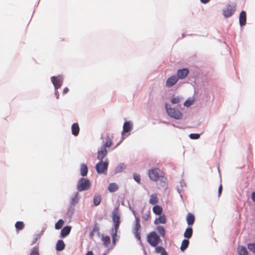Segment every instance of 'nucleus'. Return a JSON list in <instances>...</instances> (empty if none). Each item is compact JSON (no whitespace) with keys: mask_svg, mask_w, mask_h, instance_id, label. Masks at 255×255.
<instances>
[{"mask_svg":"<svg viewBox=\"0 0 255 255\" xmlns=\"http://www.w3.org/2000/svg\"><path fill=\"white\" fill-rule=\"evenodd\" d=\"M148 177L153 181L158 180L160 178L163 177L164 172L158 168L154 167L148 170Z\"/></svg>","mask_w":255,"mask_h":255,"instance_id":"nucleus-1","label":"nucleus"},{"mask_svg":"<svg viewBox=\"0 0 255 255\" xmlns=\"http://www.w3.org/2000/svg\"><path fill=\"white\" fill-rule=\"evenodd\" d=\"M147 242L152 247H155L162 242L160 236L155 232H151L147 236Z\"/></svg>","mask_w":255,"mask_h":255,"instance_id":"nucleus-2","label":"nucleus"},{"mask_svg":"<svg viewBox=\"0 0 255 255\" xmlns=\"http://www.w3.org/2000/svg\"><path fill=\"white\" fill-rule=\"evenodd\" d=\"M165 108L168 115L170 117L176 120H179L182 118V113L179 110L171 108L167 104H165Z\"/></svg>","mask_w":255,"mask_h":255,"instance_id":"nucleus-3","label":"nucleus"},{"mask_svg":"<svg viewBox=\"0 0 255 255\" xmlns=\"http://www.w3.org/2000/svg\"><path fill=\"white\" fill-rule=\"evenodd\" d=\"M91 186V183L89 179L85 178H81L78 181L77 189L81 192L84 190H88Z\"/></svg>","mask_w":255,"mask_h":255,"instance_id":"nucleus-4","label":"nucleus"},{"mask_svg":"<svg viewBox=\"0 0 255 255\" xmlns=\"http://www.w3.org/2000/svg\"><path fill=\"white\" fill-rule=\"evenodd\" d=\"M236 5L234 3H229L223 10V15L226 17L231 16L236 11Z\"/></svg>","mask_w":255,"mask_h":255,"instance_id":"nucleus-5","label":"nucleus"},{"mask_svg":"<svg viewBox=\"0 0 255 255\" xmlns=\"http://www.w3.org/2000/svg\"><path fill=\"white\" fill-rule=\"evenodd\" d=\"M108 166V163L102 160L96 165V169L98 173H106Z\"/></svg>","mask_w":255,"mask_h":255,"instance_id":"nucleus-6","label":"nucleus"},{"mask_svg":"<svg viewBox=\"0 0 255 255\" xmlns=\"http://www.w3.org/2000/svg\"><path fill=\"white\" fill-rule=\"evenodd\" d=\"M51 81L55 90L59 89L63 83V78L61 76L52 77Z\"/></svg>","mask_w":255,"mask_h":255,"instance_id":"nucleus-7","label":"nucleus"},{"mask_svg":"<svg viewBox=\"0 0 255 255\" xmlns=\"http://www.w3.org/2000/svg\"><path fill=\"white\" fill-rule=\"evenodd\" d=\"M178 80L176 76H172L169 77L166 82V86L167 87H171L174 85Z\"/></svg>","mask_w":255,"mask_h":255,"instance_id":"nucleus-8","label":"nucleus"},{"mask_svg":"<svg viewBox=\"0 0 255 255\" xmlns=\"http://www.w3.org/2000/svg\"><path fill=\"white\" fill-rule=\"evenodd\" d=\"M112 220L114 224H120V216L118 208H115L112 212Z\"/></svg>","mask_w":255,"mask_h":255,"instance_id":"nucleus-9","label":"nucleus"},{"mask_svg":"<svg viewBox=\"0 0 255 255\" xmlns=\"http://www.w3.org/2000/svg\"><path fill=\"white\" fill-rule=\"evenodd\" d=\"M189 73V71L187 68L179 69L177 71V75L178 79H184Z\"/></svg>","mask_w":255,"mask_h":255,"instance_id":"nucleus-10","label":"nucleus"},{"mask_svg":"<svg viewBox=\"0 0 255 255\" xmlns=\"http://www.w3.org/2000/svg\"><path fill=\"white\" fill-rule=\"evenodd\" d=\"M107 150L106 147L103 146L98 151L97 158L102 161V159L107 155Z\"/></svg>","mask_w":255,"mask_h":255,"instance_id":"nucleus-11","label":"nucleus"},{"mask_svg":"<svg viewBox=\"0 0 255 255\" xmlns=\"http://www.w3.org/2000/svg\"><path fill=\"white\" fill-rule=\"evenodd\" d=\"M246 12L243 10L241 12L239 17V22L241 26H244L246 23Z\"/></svg>","mask_w":255,"mask_h":255,"instance_id":"nucleus-12","label":"nucleus"},{"mask_svg":"<svg viewBox=\"0 0 255 255\" xmlns=\"http://www.w3.org/2000/svg\"><path fill=\"white\" fill-rule=\"evenodd\" d=\"M71 130L72 134L77 136L79 133L80 128L78 123H74L71 127Z\"/></svg>","mask_w":255,"mask_h":255,"instance_id":"nucleus-13","label":"nucleus"},{"mask_svg":"<svg viewBox=\"0 0 255 255\" xmlns=\"http://www.w3.org/2000/svg\"><path fill=\"white\" fill-rule=\"evenodd\" d=\"M71 227L70 226L64 227L61 231L60 236L62 238L67 236L70 232Z\"/></svg>","mask_w":255,"mask_h":255,"instance_id":"nucleus-14","label":"nucleus"},{"mask_svg":"<svg viewBox=\"0 0 255 255\" xmlns=\"http://www.w3.org/2000/svg\"><path fill=\"white\" fill-rule=\"evenodd\" d=\"M166 222V218L164 215H160L159 217L156 218L154 220V224L158 225L159 224H165Z\"/></svg>","mask_w":255,"mask_h":255,"instance_id":"nucleus-15","label":"nucleus"},{"mask_svg":"<svg viewBox=\"0 0 255 255\" xmlns=\"http://www.w3.org/2000/svg\"><path fill=\"white\" fill-rule=\"evenodd\" d=\"M186 221L187 222V224L189 226L192 225L195 221V216L192 213H188L186 217Z\"/></svg>","mask_w":255,"mask_h":255,"instance_id":"nucleus-16","label":"nucleus"},{"mask_svg":"<svg viewBox=\"0 0 255 255\" xmlns=\"http://www.w3.org/2000/svg\"><path fill=\"white\" fill-rule=\"evenodd\" d=\"M154 252L156 254H160L161 255H168L164 248L161 246L155 247Z\"/></svg>","mask_w":255,"mask_h":255,"instance_id":"nucleus-17","label":"nucleus"},{"mask_svg":"<svg viewBox=\"0 0 255 255\" xmlns=\"http://www.w3.org/2000/svg\"><path fill=\"white\" fill-rule=\"evenodd\" d=\"M131 128V125L129 122H126L124 123L123 126V130L122 131V134H124L125 132H128Z\"/></svg>","mask_w":255,"mask_h":255,"instance_id":"nucleus-18","label":"nucleus"},{"mask_svg":"<svg viewBox=\"0 0 255 255\" xmlns=\"http://www.w3.org/2000/svg\"><path fill=\"white\" fill-rule=\"evenodd\" d=\"M158 202L156 194H152L150 196L149 202L151 205H155Z\"/></svg>","mask_w":255,"mask_h":255,"instance_id":"nucleus-19","label":"nucleus"},{"mask_svg":"<svg viewBox=\"0 0 255 255\" xmlns=\"http://www.w3.org/2000/svg\"><path fill=\"white\" fill-rule=\"evenodd\" d=\"M65 245L62 240H58L56 244V249L57 251H61L65 248Z\"/></svg>","mask_w":255,"mask_h":255,"instance_id":"nucleus-20","label":"nucleus"},{"mask_svg":"<svg viewBox=\"0 0 255 255\" xmlns=\"http://www.w3.org/2000/svg\"><path fill=\"white\" fill-rule=\"evenodd\" d=\"M88 167L85 164H82L80 167V174L82 176H85L87 174Z\"/></svg>","mask_w":255,"mask_h":255,"instance_id":"nucleus-21","label":"nucleus"},{"mask_svg":"<svg viewBox=\"0 0 255 255\" xmlns=\"http://www.w3.org/2000/svg\"><path fill=\"white\" fill-rule=\"evenodd\" d=\"M193 235V230L191 228H188L186 229L184 233V236L185 238L187 239H190L191 238Z\"/></svg>","mask_w":255,"mask_h":255,"instance_id":"nucleus-22","label":"nucleus"},{"mask_svg":"<svg viewBox=\"0 0 255 255\" xmlns=\"http://www.w3.org/2000/svg\"><path fill=\"white\" fill-rule=\"evenodd\" d=\"M152 210L155 214L158 215H160L162 212V208L159 205L154 206L152 208Z\"/></svg>","mask_w":255,"mask_h":255,"instance_id":"nucleus-23","label":"nucleus"},{"mask_svg":"<svg viewBox=\"0 0 255 255\" xmlns=\"http://www.w3.org/2000/svg\"><path fill=\"white\" fill-rule=\"evenodd\" d=\"M102 241L103 242L104 245L106 247H108L111 243L110 238V237H109L108 236H103L102 238Z\"/></svg>","mask_w":255,"mask_h":255,"instance_id":"nucleus-24","label":"nucleus"},{"mask_svg":"<svg viewBox=\"0 0 255 255\" xmlns=\"http://www.w3.org/2000/svg\"><path fill=\"white\" fill-rule=\"evenodd\" d=\"M189 241L188 240L184 239L182 241L181 245L180 246V250L181 251H184L189 246Z\"/></svg>","mask_w":255,"mask_h":255,"instance_id":"nucleus-25","label":"nucleus"},{"mask_svg":"<svg viewBox=\"0 0 255 255\" xmlns=\"http://www.w3.org/2000/svg\"><path fill=\"white\" fill-rule=\"evenodd\" d=\"M118 189H119L118 185L116 183H112L110 184L109 187H108V190L110 192H115L117 190H118Z\"/></svg>","mask_w":255,"mask_h":255,"instance_id":"nucleus-26","label":"nucleus"},{"mask_svg":"<svg viewBox=\"0 0 255 255\" xmlns=\"http://www.w3.org/2000/svg\"><path fill=\"white\" fill-rule=\"evenodd\" d=\"M140 228V220L138 218H136L134 227V232H139Z\"/></svg>","mask_w":255,"mask_h":255,"instance_id":"nucleus-27","label":"nucleus"},{"mask_svg":"<svg viewBox=\"0 0 255 255\" xmlns=\"http://www.w3.org/2000/svg\"><path fill=\"white\" fill-rule=\"evenodd\" d=\"M238 252L240 255H247L248 254L246 248L242 246L238 247Z\"/></svg>","mask_w":255,"mask_h":255,"instance_id":"nucleus-28","label":"nucleus"},{"mask_svg":"<svg viewBox=\"0 0 255 255\" xmlns=\"http://www.w3.org/2000/svg\"><path fill=\"white\" fill-rule=\"evenodd\" d=\"M112 144V140L111 138L108 135L107 136L106 140L105 142L104 143L103 146H104L105 147H109L111 146Z\"/></svg>","mask_w":255,"mask_h":255,"instance_id":"nucleus-29","label":"nucleus"},{"mask_svg":"<svg viewBox=\"0 0 255 255\" xmlns=\"http://www.w3.org/2000/svg\"><path fill=\"white\" fill-rule=\"evenodd\" d=\"M101 197L100 195H95L94 197L93 202L95 206L99 205L101 203Z\"/></svg>","mask_w":255,"mask_h":255,"instance_id":"nucleus-30","label":"nucleus"},{"mask_svg":"<svg viewBox=\"0 0 255 255\" xmlns=\"http://www.w3.org/2000/svg\"><path fill=\"white\" fill-rule=\"evenodd\" d=\"M15 227L17 230H21L24 227V224L22 222L18 221L16 222Z\"/></svg>","mask_w":255,"mask_h":255,"instance_id":"nucleus-31","label":"nucleus"},{"mask_svg":"<svg viewBox=\"0 0 255 255\" xmlns=\"http://www.w3.org/2000/svg\"><path fill=\"white\" fill-rule=\"evenodd\" d=\"M156 230L158 231L159 234L162 237H164L165 236V230L162 226H157L156 228Z\"/></svg>","mask_w":255,"mask_h":255,"instance_id":"nucleus-32","label":"nucleus"},{"mask_svg":"<svg viewBox=\"0 0 255 255\" xmlns=\"http://www.w3.org/2000/svg\"><path fill=\"white\" fill-rule=\"evenodd\" d=\"M64 224V221L62 219H60L55 225V228L57 230L61 229Z\"/></svg>","mask_w":255,"mask_h":255,"instance_id":"nucleus-33","label":"nucleus"},{"mask_svg":"<svg viewBox=\"0 0 255 255\" xmlns=\"http://www.w3.org/2000/svg\"><path fill=\"white\" fill-rule=\"evenodd\" d=\"M125 168L126 166L125 164L123 163H121L116 167L115 171L116 172H120Z\"/></svg>","mask_w":255,"mask_h":255,"instance_id":"nucleus-34","label":"nucleus"},{"mask_svg":"<svg viewBox=\"0 0 255 255\" xmlns=\"http://www.w3.org/2000/svg\"><path fill=\"white\" fill-rule=\"evenodd\" d=\"M142 218L145 221H148L150 219V212L148 211L142 216Z\"/></svg>","mask_w":255,"mask_h":255,"instance_id":"nucleus-35","label":"nucleus"},{"mask_svg":"<svg viewBox=\"0 0 255 255\" xmlns=\"http://www.w3.org/2000/svg\"><path fill=\"white\" fill-rule=\"evenodd\" d=\"M30 255H39L38 247H34L31 250Z\"/></svg>","mask_w":255,"mask_h":255,"instance_id":"nucleus-36","label":"nucleus"},{"mask_svg":"<svg viewBox=\"0 0 255 255\" xmlns=\"http://www.w3.org/2000/svg\"><path fill=\"white\" fill-rule=\"evenodd\" d=\"M134 180L137 182L138 183H140V175L136 173H134L133 175Z\"/></svg>","mask_w":255,"mask_h":255,"instance_id":"nucleus-37","label":"nucleus"},{"mask_svg":"<svg viewBox=\"0 0 255 255\" xmlns=\"http://www.w3.org/2000/svg\"><path fill=\"white\" fill-rule=\"evenodd\" d=\"M180 99L179 97H176L172 98L171 100L172 104H178L180 102Z\"/></svg>","mask_w":255,"mask_h":255,"instance_id":"nucleus-38","label":"nucleus"},{"mask_svg":"<svg viewBox=\"0 0 255 255\" xmlns=\"http://www.w3.org/2000/svg\"><path fill=\"white\" fill-rule=\"evenodd\" d=\"M189 137L191 139H198L200 137V134L198 133H191L189 135Z\"/></svg>","mask_w":255,"mask_h":255,"instance_id":"nucleus-39","label":"nucleus"},{"mask_svg":"<svg viewBox=\"0 0 255 255\" xmlns=\"http://www.w3.org/2000/svg\"><path fill=\"white\" fill-rule=\"evenodd\" d=\"M248 248L251 251L255 254V243L249 244Z\"/></svg>","mask_w":255,"mask_h":255,"instance_id":"nucleus-40","label":"nucleus"},{"mask_svg":"<svg viewBox=\"0 0 255 255\" xmlns=\"http://www.w3.org/2000/svg\"><path fill=\"white\" fill-rule=\"evenodd\" d=\"M134 234L136 237V238L139 241H141V237L140 235L139 232H134Z\"/></svg>","mask_w":255,"mask_h":255,"instance_id":"nucleus-41","label":"nucleus"},{"mask_svg":"<svg viewBox=\"0 0 255 255\" xmlns=\"http://www.w3.org/2000/svg\"><path fill=\"white\" fill-rule=\"evenodd\" d=\"M117 234L116 233H113L112 235V241L113 243L115 245L116 242V237H117Z\"/></svg>","mask_w":255,"mask_h":255,"instance_id":"nucleus-42","label":"nucleus"},{"mask_svg":"<svg viewBox=\"0 0 255 255\" xmlns=\"http://www.w3.org/2000/svg\"><path fill=\"white\" fill-rule=\"evenodd\" d=\"M120 224H118V223L114 224L115 232L114 233H116L117 234L118 230L119 228Z\"/></svg>","mask_w":255,"mask_h":255,"instance_id":"nucleus-43","label":"nucleus"},{"mask_svg":"<svg viewBox=\"0 0 255 255\" xmlns=\"http://www.w3.org/2000/svg\"><path fill=\"white\" fill-rule=\"evenodd\" d=\"M192 103V102L190 100H186L184 103V105L185 106H186V107H189V106H190Z\"/></svg>","mask_w":255,"mask_h":255,"instance_id":"nucleus-44","label":"nucleus"},{"mask_svg":"<svg viewBox=\"0 0 255 255\" xmlns=\"http://www.w3.org/2000/svg\"><path fill=\"white\" fill-rule=\"evenodd\" d=\"M96 231V228H94L93 229V230L90 232V237L91 238H93L94 236V234H95V232Z\"/></svg>","mask_w":255,"mask_h":255,"instance_id":"nucleus-45","label":"nucleus"},{"mask_svg":"<svg viewBox=\"0 0 255 255\" xmlns=\"http://www.w3.org/2000/svg\"><path fill=\"white\" fill-rule=\"evenodd\" d=\"M222 191V184L220 185V186L219 187L218 189V193H219V196H220L221 194Z\"/></svg>","mask_w":255,"mask_h":255,"instance_id":"nucleus-46","label":"nucleus"},{"mask_svg":"<svg viewBox=\"0 0 255 255\" xmlns=\"http://www.w3.org/2000/svg\"><path fill=\"white\" fill-rule=\"evenodd\" d=\"M68 91H69V89L67 87H65L63 89V94H67L68 92Z\"/></svg>","mask_w":255,"mask_h":255,"instance_id":"nucleus-47","label":"nucleus"},{"mask_svg":"<svg viewBox=\"0 0 255 255\" xmlns=\"http://www.w3.org/2000/svg\"><path fill=\"white\" fill-rule=\"evenodd\" d=\"M37 240H38V237H36L34 238L33 240L31 245H33V244H35L36 243V242L37 241Z\"/></svg>","mask_w":255,"mask_h":255,"instance_id":"nucleus-48","label":"nucleus"},{"mask_svg":"<svg viewBox=\"0 0 255 255\" xmlns=\"http://www.w3.org/2000/svg\"><path fill=\"white\" fill-rule=\"evenodd\" d=\"M252 200L255 202V191L253 192L252 194Z\"/></svg>","mask_w":255,"mask_h":255,"instance_id":"nucleus-49","label":"nucleus"},{"mask_svg":"<svg viewBox=\"0 0 255 255\" xmlns=\"http://www.w3.org/2000/svg\"><path fill=\"white\" fill-rule=\"evenodd\" d=\"M55 94L57 99H58L59 95L58 91L57 90H56Z\"/></svg>","mask_w":255,"mask_h":255,"instance_id":"nucleus-50","label":"nucleus"},{"mask_svg":"<svg viewBox=\"0 0 255 255\" xmlns=\"http://www.w3.org/2000/svg\"><path fill=\"white\" fill-rule=\"evenodd\" d=\"M200 0L203 3H206L210 1V0Z\"/></svg>","mask_w":255,"mask_h":255,"instance_id":"nucleus-51","label":"nucleus"},{"mask_svg":"<svg viewBox=\"0 0 255 255\" xmlns=\"http://www.w3.org/2000/svg\"><path fill=\"white\" fill-rule=\"evenodd\" d=\"M86 255H93V252L92 251H89L86 254Z\"/></svg>","mask_w":255,"mask_h":255,"instance_id":"nucleus-52","label":"nucleus"}]
</instances>
